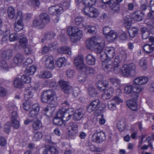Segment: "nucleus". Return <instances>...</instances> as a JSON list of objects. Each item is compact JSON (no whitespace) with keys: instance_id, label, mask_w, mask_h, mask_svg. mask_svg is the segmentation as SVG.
Returning <instances> with one entry per match:
<instances>
[{"instance_id":"45","label":"nucleus","mask_w":154,"mask_h":154,"mask_svg":"<svg viewBox=\"0 0 154 154\" xmlns=\"http://www.w3.org/2000/svg\"><path fill=\"white\" fill-rule=\"evenodd\" d=\"M0 68L5 70L8 71L9 69L8 66L5 60L2 59L0 62Z\"/></svg>"},{"instance_id":"24","label":"nucleus","mask_w":154,"mask_h":154,"mask_svg":"<svg viewBox=\"0 0 154 154\" xmlns=\"http://www.w3.org/2000/svg\"><path fill=\"white\" fill-rule=\"evenodd\" d=\"M148 80V78L146 76H140L135 79L133 84L135 85H143L146 84Z\"/></svg>"},{"instance_id":"15","label":"nucleus","mask_w":154,"mask_h":154,"mask_svg":"<svg viewBox=\"0 0 154 154\" xmlns=\"http://www.w3.org/2000/svg\"><path fill=\"white\" fill-rule=\"evenodd\" d=\"M100 101L98 99H96L92 101L87 108V110L89 112L96 111L100 106Z\"/></svg>"},{"instance_id":"29","label":"nucleus","mask_w":154,"mask_h":154,"mask_svg":"<svg viewBox=\"0 0 154 154\" xmlns=\"http://www.w3.org/2000/svg\"><path fill=\"white\" fill-rule=\"evenodd\" d=\"M57 113L56 114V116L54 118L53 123L56 125H58L62 127H64L65 125V123L63 122L61 118L57 116Z\"/></svg>"},{"instance_id":"3","label":"nucleus","mask_w":154,"mask_h":154,"mask_svg":"<svg viewBox=\"0 0 154 154\" xmlns=\"http://www.w3.org/2000/svg\"><path fill=\"white\" fill-rule=\"evenodd\" d=\"M67 32L70 36L71 41L73 42L78 41L83 36L82 31L76 27L69 26L68 28Z\"/></svg>"},{"instance_id":"14","label":"nucleus","mask_w":154,"mask_h":154,"mask_svg":"<svg viewBox=\"0 0 154 154\" xmlns=\"http://www.w3.org/2000/svg\"><path fill=\"white\" fill-rule=\"evenodd\" d=\"M135 96L132 99L129 100L127 101V106L132 110L135 111L137 109V100L138 99V94L137 93H134Z\"/></svg>"},{"instance_id":"51","label":"nucleus","mask_w":154,"mask_h":154,"mask_svg":"<svg viewBox=\"0 0 154 154\" xmlns=\"http://www.w3.org/2000/svg\"><path fill=\"white\" fill-rule=\"evenodd\" d=\"M39 76L40 78H48L52 76V74L50 72L45 71L41 72L39 75Z\"/></svg>"},{"instance_id":"46","label":"nucleus","mask_w":154,"mask_h":154,"mask_svg":"<svg viewBox=\"0 0 154 154\" xmlns=\"http://www.w3.org/2000/svg\"><path fill=\"white\" fill-rule=\"evenodd\" d=\"M8 14L9 18L13 19L15 15V12L14 8L11 7L8 8L7 9Z\"/></svg>"},{"instance_id":"9","label":"nucleus","mask_w":154,"mask_h":154,"mask_svg":"<svg viewBox=\"0 0 154 154\" xmlns=\"http://www.w3.org/2000/svg\"><path fill=\"white\" fill-rule=\"evenodd\" d=\"M74 64L77 69L82 70L86 67V64L84 63L83 56L79 55L76 56L74 59Z\"/></svg>"},{"instance_id":"37","label":"nucleus","mask_w":154,"mask_h":154,"mask_svg":"<svg viewBox=\"0 0 154 154\" xmlns=\"http://www.w3.org/2000/svg\"><path fill=\"white\" fill-rule=\"evenodd\" d=\"M45 25L40 18L35 19L32 23L33 26L35 27H38L40 28H43Z\"/></svg>"},{"instance_id":"58","label":"nucleus","mask_w":154,"mask_h":154,"mask_svg":"<svg viewBox=\"0 0 154 154\" xmlns=\"http://www.w3.org/2000/svg\"><path fill=\"white\" fill-rule=\"evenodd\" d=\"M29 75L26 74L22 75L21 77V79L22 82L25 83H28L31 81V78L28 76Z\"/></svg>"},{"instance_id":"8","label":"nucleus","mask_w":154,"mask_h":154,"mask_svg":"<svg viewBox=\"0 0 154 154\" xmlns=\"http://www.w3.org/2000/svg\"><path fill=\"white\" fill-rule=\"evenodd\" d=\"M55 96L53 91L51 90H47L42 93L41 96V100L43 103H50L53 100Z\"/></svg>"},{"instance_id":"2","label":"nucleus","mask_w":154,"mask_h":154,"mask_svg":"<svg viewBox=\"0 0 154 154\" xmlns=\"http://www.w3.org/2000/svg\"><path fill=\"white\" fill-rule=\"evenodd\" d=\"M104 44L103 43H99L98 41L97 38L96 37H92L87 42V46L89 49L94 47L95 51L98 54L100 53V56L102 51H104L103 50ZM101 58V57H100Z\"/></svg>"},{"instance_id":"40","label":"nucleus","mask_w":154,"mask_h":154,"mask_svg":"<svg viewBox=\"0 0 154 154\" xmlns=\"http://www.w3.org/2000/svg\"><path fill=\"white\" fill-rule=\"evenodd\" d=\"M141 31L143 39H146L149 37V32L148 29L146 27H142L141 28Z\"/></svg>"},{"instance_id":"25","label":"nucleus","mask_w":154,"mask_h":154,"mask_svg":"<svg viewBox=\"0 0 154 154\" xmlns=\"http://www.w3.org/2000/svg\"><path fill=\"white\" fill-rule=\"evenodd\" d=\"M42 124L41 121L36 119L32 124V128L33 131L38 130L42 127Z\"/></svg>"},{"instance_id":"13","label":"nucleus","mask_w":154,"mask_h":154,"mask_svg":"<svg viewBox=\"0 0 154 154\" xmlns=\"http://www.w3.org/2000/svg\"><path fill=\"white\" fill-rule=\"evenodd\" d=\"M93 140L97 143L101 142L106 139L104 132L103 131L95 133L92 136Z\"/></svg>"},{"instance_id":"34","label":"nucleus","mask_w":154,"mask_h":154,"mask_svg":"<svg viewBox=\"0 0 154 154\" xmlns=\"http://www.w3.org/2000/svg\"><path fill=\"white\" fill-rule=\"evenodd\" d=\"M24 57L21 54H17L14 58V63L16 64H20L24 60Z\"/></svg>"},{"instance_id":"42","label":"nucleus","mask_w":154,"mask_h":154,"mask_svg":"<svg viewBox=\"0 0 154 154\" xmlns=\"http://www.w3.org/2000/svg\"><path fill=\"white\" fill-rule=\"evenodd\" d=\"M83 20L82 17L79 16L75 18V24L77 26H78L79 28H82L84 26V25L83 24Z\"/></svg>"},{"instance_id":"38","label":"nucleus","mask_w":154,"mask_h":154,"mask_svg":"<svg viewBox=\"0 0 154 154\" xmlns=\"http://www.w3.org/2000/svg\"><path fill=\"white\" fill-rule=\"evenodd\" d=\"M143 49L147 53H150L154 50V44H146L143 46Z\"/></svg>"},{"instance_id":"33","label":"nucleus","mask_w":154,"mask_h":154,"mask_svg":"<svg viewBox=\"0 0 154 154\" xmlns=\"http://www.w3.org/2000/svg\"><path fill=\"white\" fill-rule=\"evenodd\" d=\"M67 60L64 57H61L58 59L56 62L57 65L59 68L65 66L67 63Z\"/></svg>"},{"instance_id":"30","label":"nucleus","mask_w":154,"mask_h":154,"mask_svg":"<svg viewBox=\"0 0 154 154\" xmlns=\"http://www.w3.org/2000/svg\"><path fill=\"white\" fill-rule=\"evenodd\" d=\"M87 63L88 65H93L94 64L95 62V59L93 55L91 54H87L85 58Z\"/></svg>"},{"instance_id":"43","label":"nucleus","mask_w":154,"mask_h":154,"mask_svg":"<svg viewBox=\"0 0 154 154\" xmlns=\"http://www.w3.org/2000/svg\"><path fill=\"white\" fill-rule=\"evenodd\" d=\"M7 109L10 113L14 111H17V107L12 103H10L7 105Z\"/></svg>"},{"instance_id":"48","label":"nucleus","mask_w":154,"mask_h":154,"mask_svg":"<svg viewBox=\"0 0 154 154\" xmlns=\"http://www.w3.org/2000/svg\"><path fill=\"white\" fill-rule=\"evenodd\" d=\"M36 68L35 66H32L30 67L26 71V73L29 75H32L34 74L36 70Z\"/></svg>"},{"instance_id":"41","label":"nucleus","mask_w":154,"mask_h":154,"mask_svg":"<svg viewBox=\"0 0 154 154\" xmlns=\"http://www.w3.org/2000/svg\"><path fill=\"white\" fill-rule=\"evenodd\" d=\"M23 35L21 34L19 39L20 45L22 48L25 47L27 44V39L23 36Z\"/></svg>"},{"instance_id":"26","label":"nucleus","mask_w":154,"mask_h":154,"mask_svg":"<svg viewBox=\"0 0 154 154\" xmlns=\"http://www.w3.org/2000/svg\"><path fill=\"white\" fill-rule=\"evenodd\" d=\"M55 35V33L52 31L45 33L44 37L42 39V42H44L46 40H48L53 39Z\"/></svg>"},{"instance_id":"57","label":"nucleus","mask_w":154,"mask_h":154,"mask_svg":"<svg viewBox=\"0 0 154 154\" xmlns=\"http://www.w3.org/2000/svg\"><path fill=\"white\" fill-rule=\"evenodd\" d=\"M24 17V14L22 13L21 11H18L17 13L16 17V21H21L22 22L23 19Z\"/></svg>"},{"instance_id":"59","label":"nucleus","mask_w":154,"mask_h":154,"mask_svg":"<svg viewBox=\"0 0 154 154\" xmlns=\"http://www.w3.org/2000/svg\"><path fill=\"white\" fill-rule=\"evenodd\" d=\"M97 1V0H84L83 5L85 6H89L90 5L92 6L95 4Z\"/></svg>"},{"instance_id":"17","label":"nucleus","mask_w":154,"mask_h":154,"mask_svg":"<svg viewBox=\"0 0 154 154\" xmlns=\"http://www.w3.org/2000/svg\"><path fill=\"white\" fill-rule=\"evenodd\" d=\"M59 83L62 91L65 93L69 94L71 92L72 88L69 85L68 82L63 80H60Z\"/></svg>"},{"instance_id":"11","label":"nucleus","mask_w":154,"mask_h":154,"mask_svg":"<svg viewBox=\"0 0 154 154\" xmlns=\"http://www.w3.org/2000/svg\"><path fill=\"white\" fill-rule=\"evenodd\" d=\"M135 66L133 63L124 65L122 68V74L126 76L130 75L131 72L135 71Z\"/></svg>"},{"instance_id":"62","label":"nucleus","mask_w":154,"mask_h":154,"mask_svg":"<svg viewBox=\"0 0 154 154\" xmlns=\"http://www.w3.org/2000/svg\"><path fill=\"white\" fill-rule=\"evenodd\" d=\"M62 7L60 6L61 8H63V12L64 10L67 9L70 6V2L69 1L64 2L61 5ZM60 7V6H59Z\"/></svg>"},{"instance_id":"60","label":"nucleus","mask_w":154,"mask_h":154,"mask_svg":"<svg viewBox=\"0 0 154 154\" xmlns=\"http://www.w3.org/2000/svg\"><path fill=\"white\" fill-rule=\"evenodd\" d=\"M11 124L12 126L15 129L18 128L20 126L18 119L11 120Z\"/></svg>"},{"instance_id":"28","label":"nucleus","mask_w":154,"mask_h":154,"mask_svg":"<svg viewBox=\"0 0 154 154\" xmlns=\"http://www.w3.org/2000/svg\"><path fill=\"white\" fill-rule=\"evenodd\" d=\"M12 56V51L11 50H7L3 51L2 52L1 57L2 59H9Z\"/></svg>"},{"instance_id":"32","label":"nucleus","mask_w":154,"mask_h":154,"mask_svg":"<svg viewBox=\"0 0 154 154\" xmlns=\"http://www.w3.org/2000/svg\"><path fill=\"white\" fill-rule=\"evenodd\" d=\"M124 25L127 28H129L132 23V19L129 15H126L124 18Z\"/></svg>"},{"instance_id":"5","label":"nucleus","mask_w":154,"mask_h":154,"mask_svg":"<svg viewBox=\"0 0 154 154\" xmlns=\"http://www.w3.org/2000/svg\"><path fill=\"white\" fill-rule=\"evenodd\" d=\"M74 109L72 108H69L67 109L63 108L57 112V116L61 118L63 121L67 122L71 118L73 114Z\"/></svg>"},{"instance_id":"64","label":"nucleus","mask_w":154,"mask_h":154,"mask_svg":"<svg viewBox=\"0 0 154 154\" xmlns=\"http://www.w3.org/2000/svg\"><path fill=\"white\" fill-rule=\"evenodd\" d=\"M11 124L9 122H7L5 125L4 130L5 133H8L10 130Z\"/></svg>"},{"instance_id":"10","label":"nucleus","mask_w":154,"mask_h":154,"mask_svg":"<svg viewBox=\"0 0 154 154\" xmlns=\"http://www.w3.org/2000/svg\"><path fill=\"white\" fill-rule=\"evenodd\" d=\"M103 33L107 39L111 41H114L118 37L117 33L111 30L109 27H104L103 29Z\"/></svg>"},{"instance_id":"31","label":"nucleus","mask_w":154,"mask_h":154,"mask_svg":"<svg viewBox=\"0 0 154 154\" xmlns=\"http://www.w3.org/2000/svg\"><path fill=\"white\" fill-rule=\"evenodd\" d=\"M141 12L139 11H134L132 14L133 19L136 21H139L142 20V17L140 16Z\"/></svg>"},{"instance_id":"63","label":"nucleus","mask_w":154,"mask_h":154,"mask_svg":"<svg viewBox=\"0 0 154 154\" xmlns=\"http://www.w3.org/2000/svg\"><path fill=\"white\" fill-rule=\"evenodd\" d=\"M133 90V86L132 85H128L125 88V93L127 94H130Z\"/></svg>"},{"instance_id":"4","label":"nucleus","mask_w":154,"mask_h":154,"mask_svg":"<svg viewBox=\"0 0 154 154\" xmlns=\"http://www.w3.org/2000/svg\"><path fill=\"white\" fill-rule=\"evenodd\" d=\"M35 90L34 87L26 88L24 91V98L26 101L23 103V107L24 110H28L30 108L31 104L28 100L32 97Z\"/></svg>"},{"instance_id":"12","label":"nucleus","mask_w":154,"mask_h":154,"mask_svg":"<svg viewBox=\"0 0 154 154\" xmlns=\"http://www.w3.org/2000/svg\"><path fill=\"white\" fill-rule=\"evenodd\" d=\"M42 60L46 68L51 69L54 68V58L52 56H45L42 58Z\"/></svg>"},{"instance_id":"27","label":"nucleus","mask_w":154,"mask_h":154,"mask_svg":"<svg viewBox=\"0 0 154 154\" xmlns=\"http://www.w3.org/2000/svg\"><path fill=\"white\" fill-rule=\"evenodd\" d=\"M57 51L58 53L61 54H67L69 55L71 54V48L67 46H64L58 48Z\"/></svg>"},{"instance_id":"49","label":"nucleus","mask_w":154,"mask_h":154,"mask_svg":"<svg viewBox=\"0 0 154 154\" xmlns=\"http://www.w3.org/2000/svg\"><path fill=\"white\" fill-rule=\"evenodd\" d=\"M96 85L98 89L101 91L104 90L103 88V87H106L108 85V84H105L103 81L99 80L97 82Z\"/></svg>"},{"instance_id":"39","label":"nucleus","mask_w":154,"mask_h":154,"mask_svg":"<svg viewBox=\"0 0 154 154\" xmlns=\"http://www.w3.org/2000/svg\"><path fill=\"white\" fill-rule=\"evenodd\" d=\"M14 29L16 32H19L23 29V23L21 21H16L14 24Z\"/></svg>"},{"instance_id":"21","label":"nucleus","mask_w":154,"mask_h":154,"mask_svg":"<svg viewBox=\"0 0 154 154\" xmlns=\"http://www.w3.org/2000/svg\"><path fill=\"white\" fill-rule=\"evenodd\" d=\"M103 90L104 92L102 94V97L104 100L110 98L114 91V89L111 87H109L107 89Z\"/></svg>"},{"instance_id":"36","label":"nucleus","mask_w":154,"mask_h":154,"mask_svg":"<svg viewBox=\"0 0 154 154\" xmlns=\"http://www.w3.org/2000/svg\"><path fill=\"white\" fill-rule=\"evenodd\" d=\"M82 71H84L85 74L88 75L92 76L95 73V71L94 69L92 67H88L86 65L85 68L83 69Z\"/></svg>"},{"instance_id":"52","label":"nucleus","mask_w":154,"mask_h":154,"mask_svg":"<svg viewBox=\"0 0 154 154\" xmlns=\"http://www.w3.org/2000/svg\"><path fill=\"white\" fill-rule=\"evenodd\" d=\"M43 113L48 117H50L52 116V112L51 107H46L44 108L43 111Z\"/></svg>"},{"instance_id":"54","label":"nucleus","mask_w":154,"mask_h":154,"mask_svg":"<svg viewBox=\"0 0 154 154\" xmlns=\"http://www.w3.org/2000/svg\"><path fill=\"white\" fill-rule=\"evenodd\" d=\"M14 85L15 88H20L22 86L23 83L19 78H16L14 81Z\"/></svg>"},{"instance_id":"47","label":"nucleus","mask_w":154,"mask_h":154,"mask_svg":"<svg viewBox=\"0 0 154 154\" xmlns=\"http://www.w3.org/2000/svg\"><path fill=\"white\" fill-rule=\"evenodd\" d=\"M34 135L33 138V140L34 141H37L40 140L42 137L41 133L39 132H36V131H33Z\"/></svg>"},{"instance_id":"23","label":"nucleus","mask_w":154,"mask_h":154,"mask_svg":"<svg viewBox=\"0 0 154 154\" xmlns=\"http://www.w3.org/2000/svg\"><path fill=\"white\" fill-rule=\"evenodd\" d=\"M48 12L51 15L59 14L63 12V8L58 6H52L49 8Z\"/></svg>"},{"instance_id":"19","label":"nucleus","mask_w":154,"mask_h":154,"mask_svg":"<svg viewBox=\"0 0 154 154\" xmlns=\"http://www.w3.org/2000/svg\"><path fill=\"white\" fill-rule=\"evenodd\" d=\"M118 2L116 0H112L109 5L112 12L115 14L119 13L120 11L119 5Z\"/></svg>"},{"instance_id":"6","label":"nucleus","mask_w":154,"mask_h":154,"mask_svg":"<svg viewBox=\"0 0 154 154\" xmlns=\"http://www.w3.org/2000/svg\"><path fill=\"white\" fill-rule=\"evenodd\" d=\"M115 50L114 48L112 47H106L104 50V51H102L101 53V60L102 62L106 59L112 58L115 55Z\"/></svg>"},{"instance_id":"44","label":"nucleus","mask_w":154,"mask_h":154,"mask_svg":"<svg viewBox=\"0 0 154 154\" xmlns=\"http://www.w3.org/2000/svg\"><path fill=\"white\" fill-rule=\"evenodd\" d=\"M117 126L118 129L121 131H124L126 127L125 123L123 120L119 121L117 123Z\"/></svg>"},{"instance_id":"18","label":"nucleus","mask_w":154,"mask_h":154,"mask_svg":"<svg viewBox=\"0 0 154 154\" xmlns=\"http://www.w3.org/2000/svg\"><path fill=\"white\" fill-rule=\"evenodd\" d=\"M40 107L38 104H34L32 106V109L30 111L29 116L31 118L34 117V119L38 118Z\"/></svg>"},{"instance_id":"35","label":"nucleus","mask_w":154,"mask_h":154,"mask_svg":"<svg viewBox=\"0 0 154 154\" xmlns=\"http://www.w3.org/2000/svg\"><path fill=\"white\" fill-rule=\"evenodd\" d=\"M40 18L45 25L49 23L50 19L48 15L46 13H42L40 15Z\"/></svg>"},{"instance_id":"16","label":"nucleus","mask_w":154,"mask_h":154,"mask_svg":"<svg viewBox=\"0 0 154 154\" xmlns=\"http://www.w3.org/2000/svg\"><path fill=\"white\" fill-rule=\"evenodd\" d=\"M122 102V100L118 96L115 97L108 103L109 109L111 110H115L116 108V104H119Z\"/></svg>"},{"instance_id":"7","label":"nucleus","mask_w":154,"mask_h":154,"mask_svg":"<svg viewBox=\"0 0 154 154\" xmlns=\"http://www.w3.org/2000/svg\"><path fill=\"white\" fill-rule=\"evenodd\" d=\"M82 11L84 14L91 18L97 17L100 14L99 11L92 6H85Z\"/></svg>"},{"instance_id":"22","label":"nucleus","mask_w":154,"mask_h":154,"mask_svg":"<svg viewBox=\"0 0 154 154\" xmlns=\"http://www.w3.org/2000/svg\"><path fill=\"white\" fill-rule=\"evenodd\" d=\"M84 112L82 109H76L73 114V119L75 121H79L84 117Z\"/></svg>"},{"instance_id":"50","label":"nucleus","mask_w":154,"mask_h":154,"mask_svg":"<svg viewBox=\"0 0 154 154\" xmlns=\"http://www.w3.org/2000/svg\"><path fill=\"white\" fill-rule=\"evenodd\" d=\"M109 82L115 86H118L120 84V80L116 77H112L109 79Z\"/></svg>"},{"instance_id":"56","label":"nucleus","mask_w":154,"mask_h":154,"mask_svg":"<svg viewBox=\"0 0 154 154\" xmlns=\"http://www.w3.org/2000/svg\"><path fill=\"white\" fill-rule=\"evenodd\" d=\"M88 92L89 95L91 97H95L97 93L95 89L93 87H90L88 88Z\"/></svg>"},{"instance_id":"1","label":"nucleus","mask_w":154,"mask_h":154,"mask_svg":"<svg viewBox=\"0 0 154 154\" xmlns=\"http://www.w3.org/2000/svg\"><path fill=\"white\" fill-rule=\"evenodd\" d=\"M125 52L122 51L118 55L116 56L113 62L110 59H106L102 63V67L107 72L111 71L113 69L116 74L120 73L122 71L120 67L121 62L124 61L126 58Z\"/></svg>"},{"instance_id":"61","label":"nucleus","mask_w":154,"mask_h":154,"mask_svg":"<svg viewBox=\"0 0 154 154\" xmlns=\"http://www.w3.org/2000/svg\"><path fill=\"white\" fill-rule=\"evenodd\" d=\"M138 30L137 29H133L128 32L131 38L134 37L138 34Z\"/></svg>"},{"instance_id":"53","label":"nucleus","mask_w":154,"mask_h":154,"mask_svg":"<svg viewBox=\"0 0 154 154\" xmlns=\"http://www.w3.org/2000/svg\"><path fill=\"white\" fill-rule=\"evenodd\" d=\"M21 35H18L17 33H14L11 34L9 36V40L10 41H14L17 40L19 38Z\"/></svg>"},{"instance_id":"20","label":"nucleus","mask_w":154,"mask_h":154,"mask_svg":"<svg viewBox=\"0 0 154 154\" xmlns=\"http://www.w3.org/2000/svg\"><path fill=\"white\" fill-rule=\"evenodd\" d=\"M78 131V125L74 122H70L69 126V134L70 136H73Z\"/></svg>"},{"instance_id":"55","label":"nucleus","mask_w":154,"mask_h":154,"mask_svg":"<svg viewBox=\"0 0 154 154\" xmlns=\"http://www.w3.org/2000/svg\"><path fill=\"white\" fill-rule=\"evenodd\" d=\"M28 3L31 7L38 6L40 4L39 0H29Z\"/></svg>"}]
</instances>
